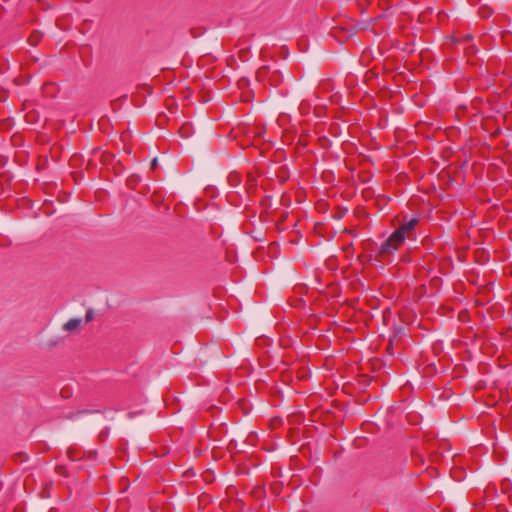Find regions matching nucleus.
<instances>
[{
    "label": "nucleus",
    "instance_id": "1",
    "mask_svg": "<svg viewBox=\"0 0 512 512\" xmlns=\"http://www.w3.org/2000/svg\"><path fill=\"white\" fill-rule=\"evenodd\" d=\"M417 224L418 218H411L408 222L400 225V227L382 243L379 248L378 255L385 257L398 250V248L403 244L405 238H410Z\"/></svg>",
    "mask_w": 512,
    "mask_h": 512
},
{
    "label": "nucleus",
    "instance_id": "2",
    "mask_svg": "<svg viewBox=\"0 0 512 512\" xmlns=\"http://www.w3.org/2000/svg\"><path fill=\"white\" fill-rule=\"evenodd\" d=\"M271 75L270 68L266 65L261 66L256 71V79L259 82H265L269 80V77Z\"/></svg>",
    "mask_w": 512,
    "mask_h": 512
},
{
    "label": "nucleus",
    "instance_id": "3",
    "mask_svg": "<svg viewBox=\"0 0 512 512\" xmlns=\"http://www.w3.org/2000/svg\"><path fill=\"white\" fill-rule=\"evenodd\" d=\"M81 324V320L80 319H76V318H73V319H70L69 321H67L65 324H64V330L65 331H73V330H76Z\"/></svg>",
    "mask_w": 512,
    "mask_h": 512
},
{
    "label": "nucleus",
    "instance_id": "4",
    "mask_svg": "<svg viewBox=\"0 0 512 512\" xmlns=\"http://www.w3.org/2000/svg\"><path fill=\"white\" fill-rule=\"evenodd\" d=\"M496 493V488L494 486L489 485L485 491V499L488 501H491L494 499V494Z\"/></svg>",
    "mask_w": 512,
    "mask_h": 512
},
{
    "label": "nucleus",
    "instance_id": "5",
    "mask_svg": "<svg viewBox=\"0 0 512 512\" xmlns=\"http://www.w3.org/2000/svg\"><path fill=\"white\" fill-rule=\"evenodd\" d=\"M268 81L271 83V85L277 86L280 82V75L278 74V72L275 71L271 73Z\"/></svg>",
    "mask_w": 512,
    "mask_h": 512
},
{
    "label": "nucleus",
    "instance_id": "6",
    "mask_svg": "<svg viewBox=\"0 0 512 512\" xmlns=\"http://www.w3.org/2000/svg\"><path fill=\"white\" fill-rule=\"evenodd\" d=\"M511 487H512V484H511L510 480L505 479V480H503L501 482V487L500 488H501V492L503 494L508 493L509 490L511 489Z\"/></svg>",
    "mask_w": 512,
    "mask_h": 512
},
{
    "label": "nucleus",
    "instance_id": "7",
    "mask_svg": "<svg viewBox=\"0 0 512 512\" xmlns=\"http://www.w3.org/2000/svg\"><path fill=\"white\" fill-rule=\"evenodd\" d=\"M40 38H41L40 33L35 32V33H32V34L30 35V37H29V39H28V40H29V42H30V44H31V45L35 46V45H37V43H38V41H39V39H40Z\"/></svg>",
    "mask_w": 512,
    "mask_h": 512
},
{
    "label": "nucleus",
    "instance_id": "8",
    "mask_svg": "<svg viewBox=\"0 0 512 512\" xmlns=\"http://www.w3.org/2000/svg\"><path fill=\"white\" fill-rule=\"evenodd\" d=\"M189 130H190V126L189 125H183L179 129V133L181 134L182 137H188L189 136Z\"/></svg>",
    "mask_w": 512,
    "mask_h": 512
},
{
    "label": "nucleus",
    "instance_id": "9",
    "mask_svg": "<svg viewBox=\"0 0 512 512\" xmlns=\"http://www.w3.org/2000/svg\"><path fill=\"white\" fill-rule=\"evenodd\" d=\"M92 318H93V313H92V311H88V312L86 313V321H87V322H89V321H91V320H92Z\"/></svg>",
    "mask_w": 512,
    "mask_h": 512
},
{
    "label": "nucleus",
    "instance_id": "10",
    "mask_svg": "<svg viewBox=\"0 0 512 512\" xmlns=\"http://www.w3.org/2000/svg\"><path fill=\"white\" fill-rule=\"evenodd\" d=\"M156 166H157V159H156V158H154V159L152 160V162H151V167H152V169H155V168H156Z\"/></svg>",
    "mask_w": 512,
    "mask_h": 512
},
{
    "label": "nucleus",
    "instance_id": "11",
    "mask_svg": "<svg viewBox=\"0 0 512 512\" xmlns=\"http://www.w3.org/2000/svg\"><path fill=\"white\" fill-rule=\"evenodd\" d=\"M471 38H472V36L470 34L465 36V40H470Z\"/></svg>",
    "mask_w": 512,
    "mask_h": 512
},
{
    "label": "nucleus",
    "instance_id": "12",
    "mask_svg": "<svg viewBox=\"0 0 512 512\" xmlns=\"http://www.w3.org/2000/svg\"><path fill=\"white\" fill-rule=\"evenodd\" d=\"M255 136H260L261 135V132H255L254 133Z\"/></svg>",
    "mask_w": 512,
    "mask_h": 512
}]
</instances>
